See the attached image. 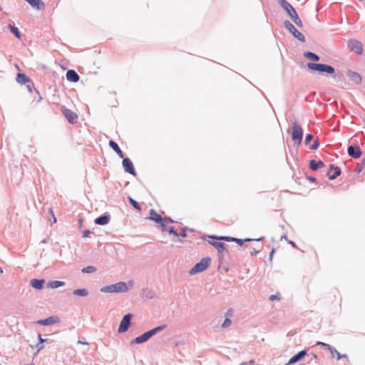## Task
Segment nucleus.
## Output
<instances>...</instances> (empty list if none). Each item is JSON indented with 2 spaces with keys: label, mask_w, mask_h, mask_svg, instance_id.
Segmentation results:
<instances>
[{
  "label": "nucleus",
  "mask_w": 365,
  "mask_h": 365,
  "mask_svg": "<svg viewBox=\"0 0 365 365\" xmlns=\"http://www.w3.org/2000/svg\"><path fill=\"white\" fill-rule=\"evenodd\" d=\"M210 262V259L208 257L202 259L200 262L197 263L195 265V267L190 270V274H194L198 272H203L208 267Z\"/></svg>",
  "instance_id": "4"
},
{
  "label": "nucleus",
  "mask_w": 365,
  "mask_h": 365,
  "mask_svg": "<svg viewBox=\"0 0 365 365\" xmlns=\"http://www.w3.org/2000/svg\"><path fill=\"white\" fill-rule=\"evenodd\" d=\"M306 354L307 352L305 351H299L297 354L292 356L286 365L292 364L297 362L298 361L302 360Z\"/></svg>",
  "instance_id": "18"
},
{
  "label": "nucleus",
  "mask_w": 365,
  "mask_h": 365,
  "mask_svg": "<svg viewBox=\"0 0 365 365\" xmlns=\"http://www.w3.org/2000/svg\"><path fill=\"white\" fill-rule=\"evenodd\" d=\"M128 200H129V202L130 203V205L134 207L135 208L136 210H140V207L138 205V203L134 200L132 197H128Z\"/></svg>",
  "instance_id": "35"
},
{
  "label": "nucleus",
  "mask_w": 365,
  "mask_h": 365,
  "mask_svg": "<svg viewBox=\"0 0 365 365\" xmlns=\"http://www.w3.org/2000/svg\"><path fill=\"white\" fill-rule=\"evenodd\" d=\"M123 166L125 169V170L128 173H129L130 174H132V175H135V168L133 167V164L132 163V161L126 158H123Z\"/></svg>",
  "instance_id": "13"
},
{
  "label": "nucleus",
  "mask_w": 365,
  "mask_h": 365,
  "mask_svg": "<svg viewBox=\"0 0 365 365\" xmlns=\"http://www.w3.org/2000/svg\"><path fill=\"white\" fill-rule=\"evenodd\" d=\"M291 134L292 140L294 141L298 145H300L303 136V130L301 125L297 121H294L292 123Z\"/></svg>",
  "instance_id": "1"
},
{
  "label": "nucleus",
  "mask_w": 365,
  "mask_h": 365,
  "mask_svg": "<svg viewBox=\"0 0 365 365\" xmlns=\"http://www.w3.org/2000/svg\"><path fill=\"white\" fill-rule=\"evenodd\" d=\"M44 283V279H33L31 281V285L36 289H41L43 288Z\"/></svg>",
  "instance_id": "22"
},
{
  "label": "nucleus",
  "mask_w": 365,
  "mask_h": 365,
  "mask_svg": "<svg viewBox=\"0 0 365 365\" xmlns=\"http://www.w3.org/2000/svg\"><path fill=\"white\" fill-rule=\"evenodd\" d=\"M324 164L322 160L316 161L314 160H312L309 162V168L312 170H316L320 168L324 167Z\"/></svg>",
  "instance_id": "23"
},
{
  "label": "nucleus",
  "mask_w": 365,
  "mask_h": 365,
  "mask_svg": "<svg viewBox=\"0 0 365 365\" xmlns=\"http://www.w3.org/2000/svg\"><path fill=\"white\" fill-rule=\"evenodd\" d=\"M109 222V217L108 216H101L95 220V223L101 225H104L108 224Z\"/></svg>",
  "instance_id": "25"
},
{
  "label": "nucleus",
  "mask_w": 365,
  "mask_h": 365,
  "mask_svg": "<svg viewBox=\"0 0 365 365\" xmlns=\"http://www.w3.org/2000/svg\"><path fill=\"white\" fill-rule=\"evenodd\" d=\"M16 81L21 84H25L29 82L30 79L25 74L19 73L16 76Z\"/></svg>",
  "instance_id": "26"
},
{
  "label": "nucleus",
  "mask_w": 365,
  "mask_h": 365,
  "mask_svg": "<svg viewBox=\"0 0 365 365\" xmlns=\"http://www.w3.org/2000/svg\"><path fill=\"white\" fill-rule=\"evenodd\" d=\"M60 322V319L58 317H50L45 319H41L37 322L38 324L43 326H48L54 324H57Z\"/></svg>",
  "instance_id": "14"
},
{
  "label": "nucleus",
  "mask_w": 365,
  "mask_h": 365,
  "mask_svg": "<svg viewBox=\"0 0 365 365\" xmlns=\"http://www.w3.org/2000/svg\"><path fill=\"white\" fill-rule=\"evenodd\" d=\"M36 347H37L38 351L44 349V346L43 345V344H41V343L38 344L36 345Z\"/></svg>",
  "instance_id": "43"
},
{
  "label": "nucleus",
  "mask_w": 365,
  "mask_h": 365,
  "mask_svg": "<svg viewBox=\"0 0 365 365\" xmlns=\"http://www.w3.org/2000/svg\"><path fill=\"white\" fill-rule=\"evenodd\" d=\"M278 3L281 5V6L287 11L288 15L291 16V15L294 14L296 13L295 9L293 6L287 1V0H277Z\"/></svg>",
  "instance_id": "11"
},
{
  "label": "nucleus",
  "mask_w": 365,
  "mask_h": 365,
  "mask_svg": "<svg viewBox=\"0 0 365 365\" xmlns=\"http://www.w3.org/2000/svg\"><path fill=\"white\" fill-rule=\"evenodd\" d=\"M91 233L89 230H86L83 232V237H87Z\"/></svg>",
  "instance_id": "45"
},
{
  "label": "nucleus",
  "mask_w": 365,
  "mask_h": 365,
  "mask_svg": "<svg viewBox=\"0 0 365 365\" xmlns=\"http://www.w3.org/2000/svg\"><path fill=\"white\" fill-rule=\"evenodd\" d=\"M284 24L286 29H288L289 31L292 33V35L296 38H297L299 41L302 42H304L305 41L304 36L301 32L297 31V29L294 26V25L292 23H290L289 21H284Z\"/></svg>",
  "instance_id": "6"
},
{
  "label": "nucleus",
  "mask_w": 365,
  "mask_h": 365,
  "mask_svg": "<svg viewBox=\"0 0 365 365\" xmlns=\"http://www.w3.org/2000/svg\"><path fill=\"white\" fill-rule=\"evenodd\" d=\"M8 28L10 30V31L18 38H21V34L19 31V29L14 26H12L11 24L8 25Z\"/></svg>",
  "instance_id": "27"
},
{
  "label": "nucleus",
  "mask_w": 365,
  "mask_h": 365,
  "mask_svg": "<svg viewBox=\"0 0 365 365\" xmlns=\"http://www.w3.org/2000/svg\"><path fill=\"white\" fill-rule=\"evenodd\" d=\"M341 174V170L339 167H334L333 165H330V171L329 173V179L334 180Z\"/></svg>",
  "instance_id": "17"
},
{
  "label": "nucleus",
  "mask_w": 365,
  "mask_h": 365,
  "mask_svg": "<svg viewBox=\"0 0 365 365\" xmlns=\"http://www.w3.org/2000/svg\"><path fill=\"white\" fill-rule=\"evenodd\" d=\"M109 145L115 150V152L120 149L118 144L113 140L109 141Z\"/></svg>",
  "instance_id": "38"
},
{
  "label": "nucleus",
  "mask_w": 365,
  "mask_h": 365,
  "mask_svg": "<svg viewBox=\"0 0 365 365\" xmlns=\"http://www.w3.org/2000/svg\"><path fill=\"white\" fill-rule=\"evenodd\" d=\"M231 320L230 318L228 317H226L224 322L222 324V328H227V327H229L230 325H231Z\"/></svg>",
  "instance_id": "36"
},
{
  "label": "nucleus",
  "mask_w": 365,
  "mask_h": 365,
  "mask_svg": "<svg viewBox=\"0 0 365 365\" xmlns=\"http://www.w3.org/2000/svg\"><path fill=\"white\" fill-rule=\"evenodd\" d=\"M347 153L349 155L355 159L359 158L362 155V152L361 151L359 146H349L347 149Z\"/></svg>",
  "instance_id": "12"
},
{
  "label": "nucleus",
  "mask_w": 365,
  "mask_h": 365,
  "mask_svg": "<svg viewBox=\"0 0 365 365\" xmlns=\"http://www.w3.org/2000/svg\"><path fill=\"white\" fill-rule=\"evenodd\" d=\"M61 110L63 115L69 123H74L76 121L78 115L76 113L66 108H63Z\"/></svg>",
  "instance_id": "9"
},
{
  "label": "nucleus",
  "mask_w": 365,
  "mask_h": 365,
  "mask_svg": "<svg viewBox=\"0 0 365 365\" xmlns=\"http://www.w3.org/2000/svg\"><path fill=\"white\" fill-rule=\"evenodd\" d=\"M365 163V159H364L363 162H362V164L364 165Z\"/></svg>",
  "instance_id": "53"
},
{
  "label": "nucleus",
  "mask_w": 365,
  "mask_h": 365,
  "mask_svg": "<svg viewBox=\"0 0 365 365\" xmlns=\"http://www.w3.org/2000/svg\"><path fill=\"white\" fill-rule=\"evenodd\" d=\"M348 48L351 51H353L357 54H361L363 53L362 43L356 40H349L347 42Z\"/></svg>",
  "instance_id": "7"
},
{
  "label": "nucleus",
  "mask_w": 365,
  "mask_h": 365,
  "mask_svg": "<svg viewBox=\"0 0 365 365\" xmlns=\"http://www.w3.org/2000/svg\"><path fill=\"white\" fill-rule=\"evenodd\" d=\"M66 79L73 83H76L79 81V76L74 70H68L66 74Z\"/></svg>",
  "instance_id": "16"
},
{
  "label": "nucleus",
  "mask_w": 365,
  "mask_h": 365,
  "mask_svg": "<svg viewBox=\"0 0 365 365\" xmlns=\"http://www.w3.org/2000/svg\"><path fill=\"white\" fill-rule=\"evenodd\" d=\"M290 18L297 24V26H299V28H302L303 26L302 22L297 12L294 13V14L291 15Z\"/></svg>",
  "instance_id": "30"
},
{
  "label": "nucleus",
  "mask_w": 365,
  "mask_h": 365,
  "mask_svg": "<svg viewBox=\"0 0 365 365\" xmlns=\"http://www.w3.org/2000/svg\"><path fill=\"white\" fill-rule=\"evenodd\" d=\"M274 249L271 251V252L269 253V257H270V259H272V257H273V254H274Z\"/></svg>",
  "instance_id": "48"
},
{
  "label": "nucleus",
  "mask_w": 365,
  "mask_h": 365,
  "mask_svg": "<svg viewBox=\"0 0 365 365\" xmlns=\"http://www.w3.org/2000/svg\"><path fill=\"white\" fill-rule=\"evenodd\" d=\"M65 284L64 282L62 281H51L47 284V287L51 289H56L62 287Z\"/></svg>",
  "instance_id": "24"
},
{
  "label": "nucleus",
  "mask_w": 365,
  "mask_h": 365,
  "mask_svg": "<svg viewBox=\"0 0 365 365\" xmlns=\"http://www.w3.org/2000/svg\"><path fill=\"white\" fill-rule=\"evenodd\" d=\"M304 56L306 58H309L310 60L314 61H317L319 60V57L317 54H315V53H314L312 52H309V51L305 52L304 53Z\"/></svg>",
  "instance_id": "31"
},
{
  "label": "nucleus",
  "mask_w": 365,
  "mask_h": 365,
  "mask_svg": "<svg viewBox=\"0 0 365 365\" xmlns=\"http://www.w3.org/2000/svg\"><path fill=\"white\" fill-rule=\"evenodd\" d=\"M220 237H210L212 240L209 242L214 246L220 254H222L225 250V245L222 242H218Z\"/></svg>",
  "instance_id": "10"
},
{
  "label": "nucleus",
  "mask_w": 365,
  "mask_h": 365,
  "mask_svg": "<svg viewBox=\"0 0 365 365\" xmlns=\"http://www.w3.org/2000/svg\"><path fill=\"white\" fill-rule=\"evenodd\" d=\"M361 170H362V167H360V168H359L356 170V172H357V173H360V172L361 171Z\"/></svg>",
  "instance_id": "50"
},
{
  "label": "nucleus",
  "mask_w": 365,
  "mask_h": 365,
  "mask_svg": "<svg viewBox=\"0 0 365 365\" xmlns=\"http://www.w3.org/2000/svg\"><path fill=\"white\" fill-rule=\"evenodd\" d=\"M317 345H321L325 348L327 351H329L332 356L334 357V353H337V359L339 360L342 356L333 347H331L330 345L325 344L324 342L319 341L317 342Z\"/></svg>",
  "instance_id": "19"
},
{
  "label": "nucleus",
  "mask_w": 365,
  "mask_h": 365,
  "mask_svg": "<svg viewBox=\"0 0 365 365\" xmlns=\"http://www.w3.org/2000/svg\"><path fill=\"white\" fill-rule=\"evenodd\" d=\"M319 146L318 140H314L313 145L310 148L311 150H317Z\"/></svg>",
  "instance_id": "42"
},
{
  "label": "nucleus",
  "mask_w": 365,
  "mask_h": 365,
  "mask_svg": "<svg viewBox=\"0 0 365 365\" xmlns=\"http://www.w3.org/2000/svg\"><path fill=\"white\" fill-rule=\"evenodd\" d=\"M313 139V135L312 134H307L305 137V145H307Z\"/></svg>",
  "instance_id": "39"
},
{
  "label": "nucleus",
  "mask_w": 365,
  "mask_h": 365,
  "mask_svg": "<svg viewBox=\"0 0 365 365\" xmlns=\"http://www.w3.org/2000/svg\"><path fill=\"white\" fill-rule=\"evenodd\" d=\"M50 213L53 215V222H56V219L54 216V214H53V209L51 208L50 210H49Z\"/></svg>",
  "instance_id": "47"
},
{
  "label": "nucleus",
  "mask_w": 365,
  "mask_h": 365,
  "mask_svg": "<svg viewBox=\"0 0 365 365\" xmlns=\"http://www.w3.org/2000/svg\"><path fill=\"white\" fill-rule=\"evenodd\" d=\"M269 299L270 301H274V300H280L281 299V297H280V294L279 293H277L275 294H272L269 297Z\"/></svg>",
  "instance_id": "37"
},
{
  "label": "nucleus",
  "mask_w": 365,
  "mask_h": 365,
  "mask_svg": "<svg viewBox=\"0 0 365 365\" xmlns=\"http://www.w3.org/2000/svg\"><path fill=\"white\" fill-rule=\"evenodd\" d=\"M3 272V269L1 267H0V273H2Z\"/></svg>",
  "instance_id": "52"
},
{
  "label": "nucleus",
  "mask_w": 365,
  "mask_h": 365,
  "mask_svg": "<svg viewBox=\"0 0 365 365\" xmlns=\"http://www.w3.org/2000/svg\"><path fill=\"white\" fill-rule=\"evenodd\" d=\"M38 339H39V342L41 344H43L44 341H46V339H43L42 337H41V335L39 334L38 335Z\"/></svg>",
  "instance_id": "46"
},
{
  "label": "nucleus",
  "mask_w": 365,
  "mask_h": 365,
  "mask_svg": "<svg viewBox=\"0 0 365 365\" xmlns=\"http://www.w3.org/2000/svg\"><path fill=\"white\" fill-rule=\"evenodd\" d=\"M290 18L297 24V26H299V28H302L303 26L302 22L297 12L294 13V14L291 15Z\"/></svg>",
  "instance_id": "29"
},
{
  "label": "nucleus",
  "mask_w": 365,
  "mask_h": 365,
  "mask_svg": "<svg viewBox=\"0 0 365 365\" xmlns=\"http://www.w3.org/2000/svg\"><path fill=\"white\" fill-rule=\"evenodd\" d=\"M232 315H233V309L232 308H230L227 311L225 316H226V317L230 318L232 317Z\"/></svg>",
  "instance_id": "40"
},
{
  "label": "nucleus",
  "mask_w": 365,
  "mask_h": 365,
  "mask_svg": "<svg viewBox=\"0 0 365 365\" xmlns=\"http://www.w3.org/2000/svg\"><path fill=\"white\" fill-rule=\"evenodd\" d=\"M101 291L102 292H108V293H113L115 292L114 286L113 284L106 286L101 288Z\"/></svg>",
  "instance_id": "33"
},
{
  "label": "nucleus",
  "mask_w": 365,
  "mask_h": 365,
  "mask_svg": "<svg viewBox=\"0 0 365 365\" xmlns=\"http://www.w3.org/2000/svg\"><path fill=\"white\" fill-rule=\"evenodd\" d=\"M150 217L149 219L153 220V221H155V222L157 223H159L161 225L162 227H163V231H165L166 229H165V222L166 221H168V222H173V220L171 219H168V218H163L161 217L160 215H159L155 210H154L153 209H151L150 211Z\"/></svg>",
  "instance_id": "5"
},
{
  "label": "nucleus",
  "mask_w": 365,
  "mask_h": 365,
  "mask_svg": "<svg viewBox=\"0 0 365 365\" xmlns=\"http://www.w3.org/2000/svg\"><path fill=\"white\" fill-rule=\"evenodd\" d=\"M74 295L86 297L88 295V291L86 289H78L73 291Z\"/></svg>",
  "instance_id": "32"
},
{
  "label": "nucleus",
  "mask_w": 365,
  "mask_h": 365,
  "mask_svg": "<svg viewBox=\"0 0 365 365\" xmlns=\"http://www.w3.org/2000/svg\"><path fill=\"white\" fill-rule=\"evenodd\" d=\"M131 317L132 315L130 314H127L123 317L118 328V332H125L128 329Z\"/></svg>",
  "instance_id": "8"
},
{
  "label": "nucleus",
  "mask_w": 365,
  "mask_h": 365,
  "mask_svg": "<svg viewBox=\"0 0 365 365\" xmlns=\"http://www.w3.org/2000/svg\"><path fill=\"white\" fill-rule=\"evenodd\" d=\"M307 67L311 70L327 73L329 74H333L334 73V67L327 64L308 63Z\"/></svg>",
  "instance_id": "3"
},
{
  "label": "nucleus",
  "mask_w": 365,
  "mask_h": 365,
  "mask_svg": "<svg viewBox=\"0 0 365 365\" xmlns=\"http://www.w3.org/2000/svg\"><path fill=\"white\" fill-rule=\"evenodd\" d=\"M218 239H220V240H225L227 242H235L240 246H242L243 245L244 242L251 241V239H245L243 240L241 239H237V238H235V237H226V236H221Z\"/></svg>",
  "instance_id": "15"
},
{
  "label": "nucleus",
  "mask_w": 365,
  "mask_h": 365,
  "mask_svg": "<svg viewBox=\"0 0 365 365\" xmlns=\"http://www.w3.org/2000/svg\"><path fill=\"white\" fill-rule=\"evenodd\" d=\"M32 7L37 9H43L44 4L41 0H26Z\"/></svg>",
  "instance_id": "21"
},
{
  "label": "nucleus",
  "mask_w": 365,
  "mask_h": 365,
  "mask_svg": "<svg viewBox=\"0 0 365 365\" xmlns=\"http://www.w3.org/2000/svg\"><path fill=\"white\" fill-rule=\"evenodd\" d=\"M113 286H114L115 292H125L128 290V287L126 283L123 282H118V283L113 284Z\"/></svg>",
  "instance_id": "20"
},
{
  "label": "nucleus",
  "mask_w": 365,
  "mask_h": 365,
  "mask_svg": "<svg viewBox=\"0 0 365 365\" xmlns=\"http://www.w3.org/2000/svg\"><path fill=\"white\" fill-rule=\"evenodd\" d=\"M96 271V268L93 266H88L82 269L83 273H92Z\"/></svg>",
  "instance_id": "34"
},
{
  "label": "nucleus",
  "mask_w": 365,
  "mask_h": 365,
  "mask_svg": "<svg viewBox=\"0 0 365 365\" xmlns=\"http://www.w3.org/2000/svg\"><path fill=\"white\" fill-rule=\"evenodd\" d=\"M78 344H86V345H88V343H87V342H84V341H78Z\"/></svg>",
  "instance_id": "49"
},
{
  "label": "nucleus",
  "mask_w": 365,
  "mask_h": 365,
  "mask_svg": "<svg viewBox=\"0 0 365 365\" xmlns=\"http://www.w3.org/2000/svg\"><path fill=\"white\" fill-rule=\"evenodd\" d=\"M165 327H166V324H163V325L157 327L143 334L142 335L136 337L134 339V342L136 344H140V343L145 342V341H148L153 335H154L155 334H156L157 332H158L160 331L163 330L164 329H165Z\"/></svg>",
  "instance_id": "2"
},
{
  "label": "nucleus",
  "mask_w": 365,
  "mask_h": 365,
  "mask_svg": "<svg viewBox=\"0 0 365 365\" xmlns=\"http://www.w3.org/2000/svg\"><path fill=\"white\" fill-rule=\"evenodd\" d=\"M168 232L170 234H172L176 237L178 236V234L176 232V231L174 230V227H169V230H168Z\"/></svg>",
  "instance_id": "41"
},
{
  "label": "nucleus",
  "mask_w": 365,
  "mask_h": 365,
  "mask_svg": "<svg viewBox=\"0 0 365 365\" xmlns=\"http://www.w3.org/2000/svg\"><path fill=\"white\" fill-rule=\"evenodd\" d=\"M182 237H185V236H186V233H185V231L182 233Z\"/></svg>",
  "instance_id": "51"
},
{
  "label": "nucleus",
  "mask_w": 365,
  "mask_h": 365,
  "mask_svg": "<svg viewBox=\"0 0 365 365\" xmlns=\"http://www.w3.org/2000/svg\"><path fill=\"white\" fill-rule=\"evenodd\" d=\"M349 75L350 78L356 83H360L361 82V77L359 73L350 71Z\"/></svg>",
  "instance_id": "28"
},
{
  "label": "nucleus",
  "mask_w": 365,
  "mask_h": 365,
  "mask_svg": "<svg viewBox=\"0 0 365 365\" xmlns=\"http://www.w3.org/2000/svg\"><path fill=\"white\" fill-rule=\"evenodd\" d=\"M115 153H117V155H118L120 158H123V156H124V155H123V152H122V150H121L120 149H118Z\"/></svg>",
  "instance_id": "44"
}]
</instances>
